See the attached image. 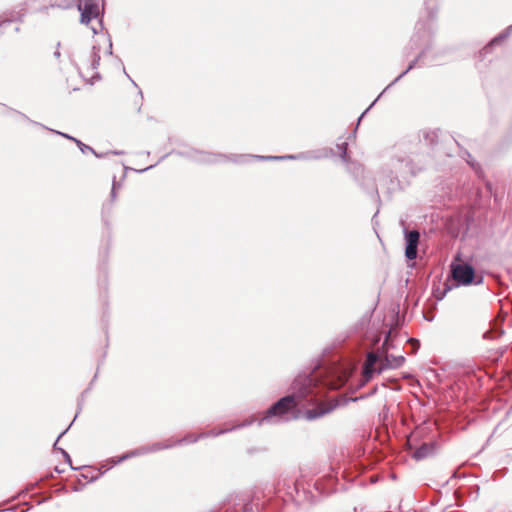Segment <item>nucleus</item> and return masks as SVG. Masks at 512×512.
Wrapping results in <instances>:
<instances>
[{"mask_svg": "<svg viewBox=\"0 0 512 512\" xmlns=\"http://www.w3.org/2000/svg\"><path fill=\"white\" fill-rule=\"evenodd\" d=\"M312 380L307 377H299L293 383L296 393L287 395L268 408L264 416H282L289 413L299 404V400L311 392Z\"/></svg>", "mask_w": 512, "mask_h": 512, "instance_id": "1", "label": "nucleus"}, {"mask_svg": "<svg viewBox=\"0 0 512 512\" xmlns=\"http://www.w3.org/2000/svg\"><path fill=\"white\" fill-rule=\"evenodd\" d=\"M405 362V357L402 355L394 356L386 354L383 360H380L377 354L370 352L367 355L366 361L363 366V380L364 382L370 381L375 374H380L386 369H395L401 367Z\"/></svg>", "mask_w": 512, "mask_h": 512, "instance_id": "2", "label": "nucleus"}, {"mask_svg": "<svg viewBox=\"0 0 512 512\" xmlns=\"http://www.w3.org/2000/svg\"><path fill=\"white\" fill-rule=\"evenodd\" d=\"M313 407L306 412V416H324L334 411L336 407L344 404L345 401L338 399L336 394L329 395L325 398L315 397L313 400Z\"/></svg>", "mask_w": 512, "mask_h": 512, "instance_id": "3", "label": "nucleus"}, {"mask_svg": "<svg viewBox=\"0 0 512 512\" xmlns=\"http://www.w3.org/2000/svg\"><path fill=\"white\" fill-rule=\"evenodd\" d=\"M422 431L423 428L418 427L407 438L409 449L414 450L412 457L416 460L425 459L433 455L436 451V445L433 441L423 442L420 446H417L416 442L418 437L422 434Z\"/></svg>", "mask_w": 512, "mask_h": 512, "instance_id": "4", "label": "nucleus"}, {"mask_svg": "<svg viewBox=\"0 0 512 512\" xmlns=\"http://www.w3.org/2000/svg\"><path fill=\"white\" fill-rule=\"evenodd\" d=\"M77 9L81 13L80 22L88 25L92 19H98L100 8L94 0H78Z\"/></svg>", "mask_w": 512, "mask_h": 512, "instance_id": "5", "label": "nucleus"}, {"mask_svg": "<svg viewBox=\"0 0 512 512\" xmlns=\"http://www.w3.org/2000/svg\"><path fill=\"white\" fill-rule=\"evenodd\" d=\"M171 446H172L171 444H163V443H154L152 445L142 446L140 448H137L135 450H132L130 452H127V453L123 454L117 460H112V463L113 464H118V463L123 462L124 460L129 459V458L136 457V456H141V455H144V454H147V453L156 452V451H159V450L164 449V448H169Z\"/></svg>", "mask_w": 512, "mask_h": 512, "instance_id": "6", "label": "nucleus"}, {"mask_svg": "<svg viewBox=\"0 0 512 512\" xmlns=\"http://www.w3.org/2000/svg\"><path fill=\"white\" fill-rule=\"evenodd\" d=\"M452 275L459 284L469 285L473 282L474 269L468 264H457L452 267Z\"/></svg>", "mask_w": 512, "mask_h": 512, "instance_id": "7", "label": "nucleus"}, {"mask_svg": "<svg viewBox=\"0 0 512 512\" xmlns=\"http://www.w3.org/2000/svg\"><path fill=\"white\" fill-rule=\"evenodd\" d=\"M420 234L416 230L408 231L405 234L406 248L405 256L409 260H414L417 257V247L419 243Z\"/></svg>", "mask_w": 512, "mask_h": 512, "instance_id": "8", "label": "nucleus"}, {"mask_svg": "<svg viewBox=\"0 0 512 512\" xmlns=\"http://www.w3.org/2000/svg\"><path fill=\"white\" fill-rule=\"evenodd\" d=\"M57 134H59V135H61V136L65 137V138H67V139H70V140H73L74 142H76V144L78 145V147L80 148V150H81V152H82V153H86V152H88V151H90V152H94V150H93L90 146L85 145V144H84V143H82L80 140H77V139H76V138H74V137H71V136H69V135H67V134H65V133H62V132H57Z\"/></svg>", "mask_w": 512, "mask_h": 512, "instance_id": "9", "label": "nucleus"}, {"mask_svg": "<svg viewBox=\"0 0 512 512\" xmlns=\"http://www.w3.org/2000/svg\"><path fill=\"white\" fill-rule=\"evenodd\" d=\"M508 36V33H505V34H501L497 37H495L485 48H484V51L485 53H487L491 47L497 43H499L500 41H502L503 39H505L506 37Z\"/></svg>", "mask_w": 512, "mask_h": 512, "instance_id": "10", "label": "nucleus"}, {"mask_svg": "<svg viewBox=\"0 0 512 512\" xmlns=\"http://www.w3.org/2000/svg\"><path fill=\"white\" fill-rule=\"evenodd\" d=\"M259 159L262 160H279V159H295V156L289 155V156H259Z\"/></svg>", "mask_w": 512, "mask_h": 512, "instance_id": "11", "label": "nucleus"}, {"mask_svg": "<svg viewBox=\"0 0 512 512\" xmlns=\"http://www.w3.org/2000/svg\"><path fill=\"white\" fill-rule=\"evenodd\" d=\"M417 61H418V58H416L415 60H413V61L409 64V66L407 67V69H406L404 72H402V73H401V74H400V75H399V76L394 80V82L399 81V80H400V79H401L405 74H407L410 70H412V69L415 67V65H416Z\"/></svg>", "mask_w": 512, "mask_h": 512, "instance_id": "12", "label": "nucleus"}, {"mask_svg": "<svg viewBox=\"0 0 512 512\" xmlns=\"http://www.w3.org/2000/svg\"><path fill=\"white\" fill-rule=\"evenodd\" d=\"M339 150L341 151V158L343 161H347V143L343 142L338 145Z\"/></svg>", "mask_w": 512, "mask_h": 512, "instance_id": "13", "label": "nucleus"}, {"mask_svg": "<svg viewBox=\"0 0 512 512\" xmlns=\"http://www.w3.org/2000/svg\"><path fill=\"white\" fill-rule=\"evenodd\" d=\"M249 424H250V422H245V423L241 424V426H245V425H249ZM236 427H240V425H235L232 428H226L225 430H220V431H217V432H215L214 430H211L210 433L213 436H217V435H220V434H222V433H224L226 431L232 430V429H234Z\"/></svg>", "mask_w": 512, "mask_h": 512, "instance_id": "14", "label": "nucleus"}, {"mask_svg": "<svg viewBox=\"0 0 512 512\" xmlns=\"http://www.w3.org/2000/svg\"><path fill=\"white\" fill-rule=\"evenodd\" d=\"M402 164H405V169H407L411 174H415V171L412 167V163L410 161H401Z\"/></svg>", "mask_w": 512, "mask_h": 512, "instance_id": "15", "label": "nucleus"}, {"mask_svg": "<svg viewBox=\"0 0 512 512\" xmlns=\"http://www.w3.org/2000/svg\"><path fill=\"white\" fill-rule=\"evenodd\" d=\"M59 450L61 451L62 455L64 456L65 460L68 462V463H71V458H70V455L63 449H60Z\"/></svg>", "mask_w": 512, "mask_h": 512, "instance_id": "16", "label": "nucleus"}, {"mask_svg": "<svg viewBox=\"0 0 512 512\" xmlns=\"http://www.w3.org/2000/svg\"><path fill=\"white\" fill-rule=\"evenodd\" d=\"M434 419L435 418H429L428 421H424L423 423L436 426L438 423Z\"/></svg>", "mask_w": 512, "mask_h": 512, "instance_id": "17", "label": "nucleus"}, {"mask_svg": "<svg viewBox=\"0 0 512 512\" xmlns=\"http://www.w3.org/2000/svg\"><path fill=\"white\" fill-rule=\"evenodd\" d=\"M184 441H187V442H195V441H196V439H195V438H193V439H192L191 437H187V438H184V439H182V440H181V442H184Z\"/></svg>", "mask_w": 512, "mask_h": 512, "instance_id": "18", "label": "nucleus"}, {"mask_svg": "<svg viewBox=\"0 0 512 512\" xmlns=\"http://www.w3.org/2000/svg\"><path fill=\"white\" fill-rule=\"evenodd\" d=\"M111 196H112V198H115V196H116V194H115V186H113V188H112Z\"/></svg>", "mask_w": 512, "mask_h": 512, "instance_id": "19", "label": "nucleus"}, {"mask_svg": "<svg viewBox=\"0 0 512 512\" xmlns=\"http://www.w3.org/2000/svg\"><path fill=\"white\" fill-rule=\"evenodd\" d=\"M54 55H55V57H57V58L60 56V51H59V49H57V50L55 51Z\"/></svg>", "mask_w": 512, "mask_h": 512, "instance_id": "20", "label": "nucleus"}, {"mask_svg": "<svg viewBox=\"0 0 512 512\" xmlns=\"http://www.w3.org/2000/svg\"><path fill=\"white\" fill-rule=\"evenodd\" d=\"M91 29H92L93 33H95V34L98 32V28H96V27H91Z\"/></svg>", "mask_w": 512, "mask_h": 512, "instance_id": "21", "label": "nucleus"}, {"mask_svg": "<svg viewBox=\"0 0 512 512\" xmlns=\"http://www.w3.org/2000/svg\"><path fill=\"white\" fill-rule=\"evenodd\" d=\"M67 430L63 431L61 434H59L58 436V439L61 438L65 433H66Z\"/></svg>", "mask_w": 512, "mask_h": 512, "instance_id": "22", "label": "nucleus"}, {"mask_svg": "<svg viewBox=\"0 0 512 512\" xmlns=\"http://www.w3.org/2000/svg\"><path fill=\"white\" fill-rule=\"evenodd\" d=\"M98 26H99V28H102L101 20H99V22H98Z\"/></svg>", "mask_w": 512, "mask_h": 512, "instance_id": "23", "label": "nucleus"}, {"mask_svg": "<svg viewBox=\"0 0 512 512\" xmlns=\"http://www.w3.org/2000/svg\"><path fill=\"white\" fill-rule=\"evenodd\" d=\"M395 82L393 81L390 85H388V87H385V90H388V88L393 85Z\"/></svg>", "mask_w": 512, "mask_h": 512, "instance_id": "24", "label": "nucleus"}, {"mask_svg": "<svg viewBox=\"0 0 512 512\" xmlns=\"http://www.w3.org/2000/svg\"><path fill=\"white\" fill-rule=\"evenodd\" d=\"M147 170H149V167H146V168L142 169V172H145Z\"/></svg>", "mask_w": 512, "mask_h": 512, "instance_id": "25", "label": "nucleus"}, {"mask_svg": "<svg viewBox=\"0 0 512 512\" xmlns=\"http://www.w3.org/2000/svg\"><path fill=\"white\" fill-rule=\"evenodd\" d=\"M147 170H149V167H146V168L142 169V172H145Z\"/></svg>", "mask_w": 512, "mask_h": 512, "instance_id": "26", "label": "nucleus"}, {"mask_svg": "<svg viewBox=\"0 0 512 512\" xmlns=\"http://www.w3.org/2000/svg\"><path fill=\"white\" fill-rule=\"evenodd\" d=\"M147 170H149V167H146V168L142 169V172H145Z\"/></svg>", "mask_w": 512, "mask_h": 512, "instance_id": "27", "label": "nucleus"}, {"mask_svg": "<svg viewBox=\"0 0 512 512\" xmlns=\"http://www.w3.org/2000/svg\"><path fill=\"white\" fill-rule=\"evenodd\" d=\"M270 418L263 417L262 420H269Z\"/></svg>", "mask_w": 512, "mask_h": 512, "instance_id": "28", "label": "nucleus"}, {"mask_svg": "<svg viewBox=\"0 0 512 512\" xmlns=\"http://www.w3.org/2000/svg\"><path fill=\"white\" fill-rule=\"evenodd\" d=\"M509 413H512V406H511V409H510Z\"/></svg>", "mask_w": 512, "mask_h": 512, "instance_id": "29", "label": "nucleus"}]
</instances>
